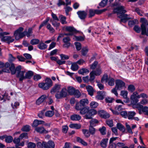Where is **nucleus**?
<instances>
[{
    "instance_id": "obj_1",
    "label": "nucleus",
    "mask_w": 148,
    "mask_h": 148,
    "mask_svg": "<svg viewBox=\"0 0 148 148\" xmlns=\"http://www.w3.org/2000/svg\"><path fill=\"white\" fill-rule=\"evenodd\" d=\"M125 7L123 6H120L115 9L114 11L115 13H117L118 16L121 18V21L125 23L127 20L132 18L127 14H124L126 12V11L124 9Z\"/></svg>"
},
{
    "instance_id": "obj_2",
    "label": "nucleus",
    "mask_w": 148,
    "mask_h": 148,
    "mask_svg": "<svg viewBox=\"0 0 148 148\" xmlns=\"http://www.w3.org/2000/svg\"><path fill=\"white\" fill-rule=\"evenodd\" d=\"M75 90V88L72 86L68 87L67 90L66 88H63L60 92L55 94V97L57 99H62L67 96L68 92L70 95H73Z\"/></svg>"
},
{
    "instance_id": "obj_3",
    "label": "nucleus",
    "mask_w": 148,
    "mask_h": 148,
    "mask_svg": "<svg viewBox=\"0 0 148 148\" xmlns=\"http://www.w3.org/2000/svg\"><path fill=\"white\" fill-rule=\"evenodd\" d=\"M21 66H17L16 69H15L14 64H12L10 67V70L12 74H14L16 73H17V76L19 78L20 81H22L23 79H26L25 71V70L21 71Z\"/></svg>"
},
{
    "instance_id": "obj_4",
    "label": "nucleus",
    "mask_w": 148,
    "mask_h": 148,
    "mask_svg": "<svg viewBox=\"0 0 148 148\" xmlns=\"http://www.w3.org/2000/svg\"><path fill=\"white\" fill-rule=\"evenodd\" d=\"M142 24L141 25L142 34L148 36V22L144 18L141 19Z\"/></svg>"
},
{
    "instance_id": "obj_5",
    "label": "nucleus",
    "mask_w": 148,
    "mask_h": 148,
    "mask_svg": "<svg viewBox=\"0 0 148 148\" xmlns=\"http://www.w3.org/2000/svg\"><path fill=\"white\" fill-rule=\"evenodd\" d=\"M45 81V83H40L38 86L43 90H47L52 86V81L50 79L47 78Z\"/></svg>"
},
{
    "instance_id": "obj_6",
    "label": "nucleus",
    "mask_w": 148,
    "mask_h": 148,
    "mask_svg": "<svg viewBox=\"0 0 148 148\" xmlns=\"http://www.w3.org/2000/svg\"><path fill=\"white\" fill-rule=\"evenodd\" d=\"M10 33L6 32H1L0 33V37L1 38L2 41L7 42L8 44L12 42L14 40L12 37L10 36H4L9 34Z\"/></svg>"
},
{
    "instance_id": "obj_7",
    "label": "nucleus",
    "mask_w": 148,
    "mask_h": 148,
    "mask_svg": "<svg viewBox=\"0 0 148 148\" xmlns=\"http://www.w3.org/2000/svg\"><path fill=\"white\" fill-rule=\"evenodd\" d=\"M23 30V27H20L14 32V36L16 40L22 38L25 36L26 32H22Z\"/></svg>"
},
{
    "instance_id": "obj_8",
    "label": "nucleus",
    "mask_w": 148,
    "mask_h": 148,
    "mask_svg": "<svg viewBox=\"0 0 148 148\" xmlns=\"http://www.w3.org/2000/svg\"><path fill=\"white\" fill-rule=\"evenodd\" d=\"M140 98V97L139 96L137 92H135L133 93L132 95L130 97V102L133 105L132 107L134 108V105L136 106V103L139 101L138 99Z\"/></svg>"
},
{
    "instance_id": "obj_9",
    "label": "nucleus",
    "mask_w": 148,
    "mask_h": 148,
    "mask_svg": "<svg viewBox=\"0 0 148 148\" xmlns=\"http://www.w3.org/2000/svg\"><path fill=\"white\" fill-rule=\"evenodd\" d=\"M89 101L87 99H83L80 100L79 102L77 103L75 105V109L77 110H79L83 107L87 105Z\"/></svg>"
},
{
    "instance_id": "obj_10",
    "label": "nucleus",
    "mask_w": 148,
    "mask_h": 148,
    "mask_svg": "<svg viewBox=\"0 0 148 148\" xmlns=\"http://www.w3.org/2000/svg\"><path fill=\"white\" fill-rule=\"evenodd\" d=\"M115 84V88L117 90H121L126 87L125 83L121 80H117Z\"/></svg>"
},
{
    "instance_id": "obj_11",
    "label": "nucleus",
    "mask_w": 148,
    "mask_h": 148,
    "mask_svg": "<svg viewBox=\"0 0 148 148\" xmlns=\"http://www.w3.org/2000/svg\"><path fill=\"white\" fill-rule=\"evenodd\" d=\"M136 108H137L140 114H141L142 112H145L148 115V107H144L139 103H137Z\"/></svg>"
},
{
    "instance_id": "obj_12",
    "label": "nucleus",
    "mask_w": 148,
    "mask_h": 148,
    "mask_svg": "<svg viewBox=\"0 0 148 148\" xmlns=\"http://www.w3.org/2000/svg\"><path fill=\"white\" fill-rule=\"evenodd\" d=\"M12 64H13L11 63V64H10L8 62H7L5 65L3 62L0 61V68L4 67L6 68L7 69H3V71L5 72H9V69L10 70V67L11 66V65Z\"/></svg>"
},
{
    "instance_id": "obj_13",
    "label": "nucleus",
    "mask_w": 148,
    "mask_h": 148,
    "mask_svg": "<svg viewBox=\"0 0 148 148\" xmlns=\"http://www.w3.org/2000/svg\"><path fill=\"white\" fill-rule=\"evenodd\" d=\"M98 114L100 117L104 119L108 118L110 117V114L104 110L99 111Z\"/></svg>"
},
{
    "instance_id": "obj_14",
    "label": "nucleus",
    "mask_w": 148,
    "mask_h": 148,
    "mask_svg": "<svg viewBox=\"0 0 148 148\" xmlns=\"http://www.w3.org/2000/svg\"><path fill=\"white\" fill-rule=\"evenodd\" d=\"M63 29L66 31L69 32L73 34V33H76L77 32L73 27L71 26H65L63 27Z\"/></svg>"
},
{
    "instance_id": "obj_15",
    "label": "nucleus",
    "mask_w": 148,
    "mask_h": 148,
    "mask_svg": "<svg viewBox=\"0 0 148 148\" xmlns=\"http://www.w3.org/2000/svg\"><path fill=\"white\" fill-rule=\"evenodd\" d=\"M71 39L69 37H64L62 40L63 42L64 43L63 46L66 48H69L71 45V43L70 42Z\"/></svg>"
},
{
    "instance_id": "obj_16",
    "label": "nucleus",
    "mask_w": 148,
    "mask_h": 148,
    "mask_svg": "<svg viewBox=\"0 0 148 148\" xmlns=\"http://www.w3.org/2000/svg\"><path fill=\"white\" fill-rule=\"evenodd\" d=\"M112 113L115 115H118L119 112L122 110V106L121 105H117L115 108V110H113L112 108L110 109Z\"/></svg>"
},
{
    "instance_id": "obj_17",
    "label": "nucleus",
    "mask_w": 148,
    "mask_h": 148,
    "mask_svg": "<svg viewBox=\"0 0 148 148\" xmlns=\"http://www.w3.org/2000/svg\"><path fill=\"white\" fill-rule=\"evenodd\" d=\"M97 95L95 98L97 100H102L104 97L105 95V93L104 92L99 91L97 93Z\"/></svg>"
},
{
    "instance_id": "obj_18",
    "label": "nucleus",
    "mask_w": 148,
    "mask_h": 148,
    "mask_svg": "<svg viewBox=\"0 0 148 148\" xmlns=\"http://www.w3.org/2000/svg\"><path fill=\"white\" fill-rule=\"evenodd\" d=\"M35 130L40 134H46L48 133V131L46 130L43 127H36Z\"/></svg>"
},
{
    "instance_id": "obj_19",
    "label": "nucleus",
    "mask_w": 148,
    "mask_h": 148,
    "mask_svg": "<svg viewBox=\"0 0 148 148\" xmlns=\"http://www.w3.org/2000/svg\"><path fill=\"white\" fill-rule=\"evenodd\" d=\"M61 88V85L59 84H56L51 90V94H53L55 92H57L56 94L58 92H60L59 90Z\"/></svg>"
},
{
    "instance_id": "obj_20",
    "label": "nucleus",
    "mask_w": 148,
    "mask_h": 148,
    "mask_svg": "<svg viewBox=\"0 0 148 148\" xmlns=\"http://www.w3.org/2000/svg\"><path fill=\"white\" fill-rule=\"evenodd\" d=\"M101 74L100 71H99V72L97 73L95 71H92L90 73V81L93 80L95 78V75H99Z\"/></svg>"
},
{
    "instance_id": "obj_21",
    "label": "nucleus",
    "mask_w": 148,
    "mask_h": 148,
    "mask_svg": "<svg viewBox=\"0 0 148 148\" xmlns=\"http://www.w3.org/2000/svg\"><path fill=\"white\" fill-rule=\"evenodd\" d=\"M46 98V95H42L36 101V104L37 105H39L45 101Z\"/></svg>"
},
{
    "instance_id": "obj_22",
    "label": "nucleus",
    "mask_w": 148,
    "mask_h": 148,
    "mask_svg": "<svg viewBox=\"0 0 148 148\" xmlns=\"http://www.w3.org/2000/svg\"><path fill=\"white\" fill-rule=\"evenodd\" d=\"M44 121L36 119L34 121L32 126L33 127H36L39 125L44 124Z\"/></svg>"
},
{
    "instance_id": "obj_23",
    "label": "nucleus",
    "mask_w": 148,
    "mask_h": 148,
    "mask_svg": "<svg viewBox=\"0 0 148 148\" xmlns=\"http://www.w3.org/2000/svg\"><path fill=\"white\" fill-rule=\"evenodd\" d=\"M70 119L72 121H78L81 119V117L78 114H75L71 116Z\"/></svg>"
},
{
    "instance_id": "obj_24",
    "label": "nucleus",
    "mask_w": 148,
    "mask_h": 148,
    "mask_svg": "<svg viewBox=\"0 0 148 148\" xmlns=\"http://www.w3.org/2000/svg\"><path fill=\"white\" fill-rule=\"evenodd\" d=\"M128 92L126 90H122L121 92L120 95L125 99H127V102L130 101V100L127 97Z\"/></svg>"
},
{
    "instance_id": "obj_25",
    "label": "nucleus",
    "mask_w": 148,
    "mask_h": 148,
    "mask_svg": "<svg viewBox=\"0 0 148 148\" xmlns=\"http://www.w3.org/2000/svg\"><path fill=\"white\" fill-rule=\"evenodd\" d=\"M86 88L90 95L91 96L93 95L94 90L92 86L88 85L86 86Z\"/></svg>"
},
{
    "instance_id": "obj_26",
    "label": "nucleus",
    "mask_w": 148,
    "mask_h": 148,
    "mask_svg": "<svg viewBox=\"0 0 148 148\" xmlns=\"http://www.w3.org/2000/svg\"><path fill=\"white\" fill-rule=\"evenodd\" d=\"M77 13L79 18L82 19H84L87 15L86 13L84 11H79Z\"/></svg>"
},
{
    "instance_id": "obj_27",
    "label": "nucleus",
    "mask_w": 148,
    "mask_h": 148,
    "mask_svg": "<svg viewBox=\"0 0 148 148\" xmlns=\"http://www.w3.org/2000/svg\"><path fill=\"white\" fill-rule=\"evenodd\" d=\"M136 113L133 111H130L128 112L127 118L129 119L132 120L135 115Z\"/></svg>"
},
{
    "instance_id": "obj_28",
    "label": "nucleus",
    "mask_w": 148,
    "mask_h": 148,
    "mask_svg": "<svg viewBox=\"0 0 148 148\" xmlns=\"http://www.w3.org/2000/svg\"><path fill=\"white\" fill-rule=\"evenodd\" d=\"M38 48L40 49L44 50L46 49L47 46L42 42H41L38 45Z\"/></svg>"
},
{
    "instance_id": "obj_29",
    "label": "nucleus",
    "mask_w": 148,
    "mask_h": 148,
    "mask_svg": "<svg viewBox=\"0 0 148 148\" xmlns=\"http://www.w3.org/2000/svg\"><path fill=\"white\" fill-rule=\"evenodd\" d=\"M69 127L71 128L79 129L81 128V125L77 123H72L69 125Z\"/></svg>"
},
{
    "instance_id": "obj_30",
    "label": "nucleus",
    "mask_w": 148,
    "mask_h": 148,
    "mask_svg": "<svg viewBox=\"0 0 148 148\" xmlns=\"http://www.w3.org/2000/svg\"><path fill=\"white\" fill-rule=\"evenodd\" d=\"M37 146L38 148L41 147L42 148H47L46 143L43 141H42V143L40 142H38L37 143Z\"/></svg>"
},
{
    "instance_id": "obj_31",
    "label": "nucleus",
    "mask_w": 148,
    "mask_h": 148,
    "mask_svg": "<svg viewBox=\"0 0 148 148\" xmlns=\"http://www.w3.org/2000/svg\"><path fill=\"white\" fill-rule=\"evenodd\" d=\"M55 146V144L54 142L51 140L49 141L46 144V147L47 148H54Z\"/></svg>"
},
{
    "instance_id": "obj_32",
    "label": "nucleus",
    "mask_w": 148,
    "mask_h": 148,
    "mask_svg": "<svg viewBox=\"0 0 148 148\" xmlns=\"http://www.w3.org/2000/svg\"><path fill=\"white\" fill-rule=\"evenodd\" d=\"M73 38V40L75 41H82L84 40L85 37L81 36H74Z\"/></svg>"
},
{
    "instance_id": "obj_33",
    "label": "nucleus",
    "mask_w": 148,
    "mask_h": 148,
    "mask_svg": "<svg viewBox=\"0 0 148 148\" xmlns=\"http://www.w3.org/2000/svg\"><path fill=\"white\" fill-rule=\"evenodd\" d=\"M54 112L53 111L48 110L46 111L45 113V116L48 117H52L54 114Z\"/></svg>"
},
{
    "instance_id": "obj_34",
    "label": "nucleus",
    "mask_w": 148,
    "mask_h": 148,
    "mask_svg": "<svg viewBox=\"0 0 148 148\" xmlns=\"http://www.w3.org/2000/svg\"><path fill=\"white\" fill-rule=\"evenodd\" d=\"M108 140V138H106L103 139L101 141V145L102 147L106 148L107 147Z\"/></svg>"
},
{
    "instance_id": "obj_35",
    "label": "nucleus",
    "mask_w": 148,
    "mask_h": 148,
    "mask_svg": "<svg viewBox=\"0 0 148 148\" xmlns=\"http://www.w3.org/2000/svg\"><path fill=\"white\" fill-rule=\"evenodd\" d=\"M116 127L117 128L122 132H124L125 130V129L124 127L120 123H117L116 125Z\"/></svg>"
},
{
    "instance_id": "obj_36",
    "label": "nucleus",
    "mask_w": 148,
    "mask_h": 148,
    "mask_svg": "<svg viewBox=\"0 0 148 148\" xmlns=\"http://www.w3.org/2000/svg\"><path fill=\"white\" fill-rule=\"evenodd\" d=\"M89 108H88L84 107L82 108H81L80 110V113L82 114H86V113L88 111Z\"/></svg>"
},
{
    "instance_id": "obj_37",
    "label": "nucleus",
    "mask_w": 148,
    "mask_h": 148,
    "mask_svg": "<svg viewBox=\"0 0 148 148\" xmlns=\"http://www.w3.org/2000/svg\"><path fill=\"white\" fill-rule=\"evenodd\" d=\"M78 72L79 74L84 75L85 74L88 73L89 71L88 70L86 69L82 68L79 70L78 71Z\"/></svg>"
},
{
    "instance_id": "obj_38",
    "label": "nucleus",
    "mask_w": 148,
    "mask_h": 148,
    "mask_svg": "<svg viewBox=\"0 0 148 148\" xmlns=\"http://www.w3.org/2000/svg\"><path fill=\"white\" fill-rule=\"evenodd\" d=\"M33 75V72L31 71H29L27 72L25 71L26 79H30Z\"/></svg>"
},
{
    "instance_id": "obj_39",
    "label": "nucleus",
    "mask_w": 148,
    "mask_h": 148,
    "mask_svg": "<svg viewBox=\"0 0 148 148\" xmlns=\"http://www.w3.org/2000/svg\"><path fill=\"white\" fill-rule=\"evenodd\" d=\"M49 18L47 17L45 20L43 21V22L40 25L39 27V29H40L42 27L46 25V24L47 25V24H48L47 23L49 20Z\"/></svg>"
},
{
    "instance_id": "obj_40",
    "label": "nucleus",
    "mask_w": 148,
    "mask_h": 148,
    "mask_svg": "<svg viewBox=\"0 0 148 148\" xmlns=\"http://www.w3.org/2000/svg\"><path fill=\"white\" fill-rule=\"evenodd\" d=\"M79 67L77 64V63H75L72 64L71 66V69L73 71H76L78 69Z\"/></svg>"
},
{
    "instance_id": "obj_41",
    "label": "nucleus",
    "mask_w": 148,
    "mask_h": 148,
    "mask_svg": "<svg viewBox=\"0 0 148 148\" xmlns=\"http://www.w3.org/2000/svg\"><path fill=\"white\" fill-rule=\"evenodd\" d=\"M99 130L101 134L104 135L106 134V130L105 127L102 126V127L100 128Z\"/></svg>"
},
{
    "instance_id": "obj_42",
    "label": "nucleus",
    "mask_w": 148,
    "mask_h": 148,
    "mask_svg": "<svg viewBox=\"0 0 148 148\" xmlns=\"http://www.w3.org/2000/svg\"><path fill=\"white\" fill-rule=\"evenodd\" d=\"M98 106V103L95 101H92L90 104V107L91 108H95Z\"/></svg>"
},
{
    "instance_id": "obj_43",
    "label": "nucleus",
    "mask_w": 148,
    "mask_h": 148,
    "mask_svg": "<svg viewBox=\"0 0 148 148\" xmlns=\"http://www.w3.org/2000/svg\"><path fill=\"white\" fill-rule=\"evenodd\" d=\"M88 51V49L87 47H84L82 50V55L85 56Z\"/></svg>"
},
{
    "instance_id": "obj_44",
    "label": "nucleus",
    "mask_w": 148,
    "mask_h": 148,
    "mask_svg": "<svg viewBox=\"0 0 148 148\" xmlns=\"http://www.w3.org/2000/svg\"><path fill=\"white\" fill-rule=\"evenodd\" d=\"M60 21L62 24H66L67 22L66 21V18L63 15H60L59 17Z\"/></svg>"
},
{
    "instance_id": "obj_45",
    "label": "nucleus",
    "mask_w": 148,
    "mask_h": 148,
    "mask_svg": "<svg viewBox=\"0 0 148 148\" xmlns=\"http://www.w3.org/2000/svg\"><path fill=\"white\" fill-rule=\"evenodd\" d=\"M82 131L83 134L86 137L88 138L90 136V134L88 130L86 129H83Z\"/></svg>"
},
{
    "instance_id": "obj_46",
    "label": "nucleus",
    "mask_w": 148,
    "mask_h": 148,
    "mask_svg": "<svg viewBox=\"0 0 148 148\" xmlns=\"http://www.w3.org/2000/svg\"><path fill=\"white\" fill-rule=\"evenodd\" d=\"M77 140L78 142L80 143L84 146H86L87 145V143L86 142H85L79 137H77Z\"/></svg>"
},
{
    "instance_id": "obj_47",
    "label": "nucleus",
    "mask_w": 148,
    "mask_h": 148,
    "mask_svg": "<svg viewBox=\"0 0 148 148\" xmlns=\"http://www.w3.org/2000/svg\"><path fill=\"white\" fill-rule=\"evenodd\" d=\"M50 21L51 22L52 25L57 29L58 27L60 26V23H57L55 20H52V19L50 20Z\"/></svg>"
},
{
    "instance_id": "obj_48",
    "label": "nucleus",
    "mask_w": 148,
    "mask_h": 148,
    "mask_svg": "<svg viewBox=\"0 0 148 148\" xmlns=\"http://www.w3.org/2000/svg\"><path fill=\"white\" fill-rule=\"evenodd\" d=\"M90 126H95L96 124L97 123H98V121L97 120L94 119L91 120L90 121Z\"/></svg>"
},
{
    "instance_id": "obj_49",
    "label": "nucleus",
    "mask_w": 148,
    "mask_h": 148,
    "mask_svg": "<svg viewBox=\"0 0 148 148\" xmlns=\"http://www.w3.org/2000/svg\"><path fill=\"white\" fill-rule=\"evenodd\" d=\"M125 126L127 132L130 133L131 134H132L133 132L130 125L127 123H126Z\"/></svg>"
},
{
    "instance_id": "obj_50",
    "label": "nucleus",
    "mask_w": 148,
    "mask_h": 148,
    "mask_svg": "<svg viewBox=\"0 0 148 148\" xmlns=\"http://www.w3.org/2000/svg\"><path fill=\"white\" fill-rule=\"evenodd\" d=\"M90 112V110L89 109L88 111L86 113V114L84 116V118L86 119H90L92 118V116Z\"/></svg>"
},
{
    "instance_id": "obj_51",
    "label": "nucleus",
    "mask_w": 148,
    "mask_h": 148,
    "mask_svg": "<svg viewBox=\"0 0 148 148\" xmlns=\"http://www.w3.org/2000/svg\"><path fill=\"white\" fill-rule=\"evenodd\" d=\"M39 42V40L38 39H33L30 41V43L32 45H35L38 44Z\"/></svg>"
},
{
    "instance_id": "obj_52",
    "label": "nucleus",
    "mask_w": 148,
    "mask_h": 148,
    "mask_svg": "<svg viewBox=\"0 0 148 148\" xmlns=\"http://www.w3.org/2000/svg\"><path fill=\"white\" fill-rule=\"evenodd\" d=\"M138 21L137 19L130 21L128 22L129 25L130 27H132Z\"/></svg>"
},
{
    "instance_id": "obj_53",
    "label": "nucleus",
    "mask_w": 148,
    "mask_h": 148,
    "mask_svg": "<svg viewBox=\"0 0 148 148\" xmlns=\"http://www.w3.org/2000/svg\"><path fill=\"white\" fill-rule=\"evenodd\" d=\"M135 89V88L134 85H130L128 86V90L129 91L132 92L134 91Z\"/></svg>"
},
{
    "instance_id": "obj_54",
    "label": "nucleus",
    "mask_w": 148,
    "mask_h": 148,
    "mask_svg": "<svg viewBox=\"0 0 148 148\" xmlns=\"http://www.w3.org/2000/svg\"><path fill=\"white\" fill-rule=\"evenodd\" d=\"M47 28L49 29L51 33H53L55 32L54 29L52 27L51 25L49 24H47Z\"/></svg>"
},
{
    "instance_id": "obj_55",
    "label": "nucleus",
    "mask_w": 148,
    "mask_h": 148,
    "mask_svg": "<svg viewBox=\"0 0 148 148\" xmlns=\"http://www.w3.org/2000/svg\"><path fill=\"white\" fill-rule=\"evenodd\" d=\"M30 127L29 125H26L23 126L21 129L23 131L28 132L30 130Z\"/></svg>"
},
{
    "instance_id": "obj_56",
    "label": "nucleus",
    "mask_w": 148,
    "mask_h": 148,
    "mask_svg": "<svg viewBox=\"0 0 148 148\" xmlns=\"http://www.w3.org/2000/svg\"><path fill=\"white\" fill-rule=\"evenodd\" d=\"M111 130L112 132V135H114L115 136H118V135L117 129L116 127H112L111 128Z\"/></svg>"
},
{
    "instance_id": "obj_57",
    "label": "nucleus",
    "mask_w": 148,
    "mask_h": 148,
    "mask_svg": "<svg viewBox=\"0 0 148 148\" xmlns=\"http://www.w3.org/2000/svg\"><path fill=\"white\" fill-rule=\"evenodd\" d=\"M109 80L108 78V76L107 74H105L101 79L102 82H107Z\"/></svg>"
},
{
    "instance_id": "obj_58",
    "label": "nucleus",
    "mask_w": 148,
    "mask_h": 148,
    "mask_svg": "<svg viewBox=\"0 0 148 148\" xmlns=\"http://www.w3.org/2000/svg\"><path fill=\"white\" fill-rule=\"evenodd\" d=\"M89 132L92 135L94 134L96 132L95 129L92 126H90L89 128Z\"/></svg>"
},
{
    "instance_id": "obj_59",
    "label": "nucleus",
    "mask_w": 148,
    "mask_h": 148,
    "mask_svg": "<svg viewBox=\"0 0 148 148\" xmlns=\"http://www.w3.org/2000/svg\"><path fill=\"white\" fill-rule=\"evenodd\" d=\"M145 99H143L140 102L139 104H141L143 105H145L148 103V100Z\"/></svg>"
},
{
    "instance_id": "obj_60",
    "label": "nucleus",
    "mask_w": 148,
    "mask_h": 148,
    "mask_svg": "<svg viewBox=\"0 0 148 148\" xmlns=\"http://www.w3.org/2000/svg\"><path fill=\"white\" fill-rule=\"evenodd\" d=\"M19 137L21 140L23 138H28L27 134L26 133H22L20 135Z\"/></svg>"
},
{
    "instance_id": "obj_61",
    "label": "nucleus",
    "mask_w": 148,
    "mask_h": 148,
    "mask_svg": "<svg viewBox=\"0 0 148 148\" xmlns=\"http://www.w3.org/2000/svg\"><path fill=\"white\" fill-rule=\"evenodd\" d=\"M75 44L76 48L77 50H80L82 48L81 45L80 43L78 42H75Z\"/></svg>"
},
{
    "instance_id": "obj_62",
    "label": "nucleus",
    "mask_w": 148,
    "mask_h": 148,
    "mask_svg": "<svg viewBox=\"0 0 148 148\" xmlns=\"http://www.w3.org/2000/svg\"><path fill=\"white\" fill-rule=\"evenodd\" d=\"M121 115L125 118H127L128 117V112L125 111H122L120 113Z\"/></svg>"
},
{
    "instance_id": "obj_63",
    "label": "nucleus",
    "mask_w": 148,
    "mask_h": 148,
    "mask_svg": "<svg viewBox=\"0 0 148 148\" xmlns=\"http://www.w3.org/2000/svg\"><path fill=\"white\" fill-rule=\"evenodd\" d=\"M108 82V84L110 86H112L114 85V80L113 78H109Z\"/></svg>"
},
{
    "instance_id": "obj_64",
    "label": "nucleus",
    "mask_w": 148,
    "mask_h": 148,
    "mask_svg": "<svg viewBox=\"0 0 148 148\" xmlns=\"http://www.w3.org/2000/svg\"><path fill=\"white\" fill-rule=\"evenodd\" d=\"M74 93L73 95L75 96L77 98L79 97L80 96V93L79 91L78 90H75Z\"/></svg>"
}]
</instances>
